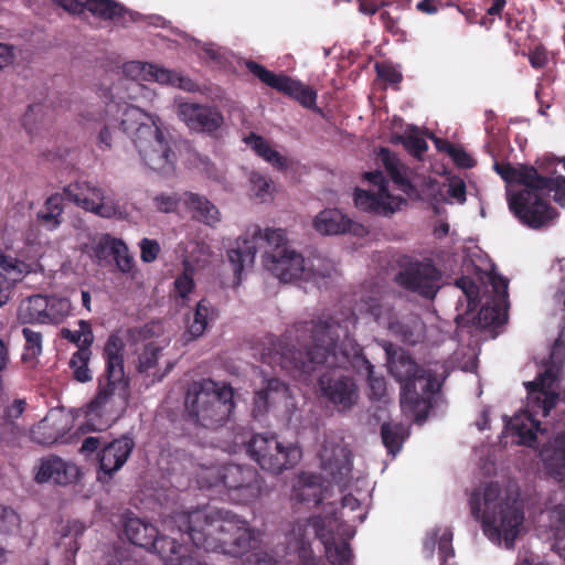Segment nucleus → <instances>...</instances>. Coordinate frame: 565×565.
<instances>
[{"label": "nucleus", "mask_w": 565, "mask_h": 565, "mask_svg": "<svg viewBox=\"0 0 565 565\" xmlns=\"http://www.w3.org/2000/svg\"><path fill=\"white\" fill-rule=\"evenodd\" d=\"M356 317L353 312L335 316L323 315L316 320L297 324V340L305 351L284 348L281 343L269 340V347L260 354L262 366L255 371L262 388H286V383L277 375L274 364L294 377L310 374L318 367H326L319 375V388H355L356 384L345 374L342 366L351 358L363 367L370 388H381L383 377L374 376V366L360 356V347L351 338Z\"/></svg>", "instance_id": "f257e3e1"}, {"label": "nucleus", "mask_w": 565, "mask_h": 565, "mask_svg": "<svg viewBox=\"0 0 565 565\" xmlns=\"http://www.w3.org/2000/svg\"><path fill=\"white\" fill-rule=\"evenodd\" d=\"M163 527L180 534L198 548L242 557L259 542V531L245 519L225 510L199 507L186 511H173L163 519Z\"/></svg>", "instance_id": "f03ea898"}, {"label": "nucleus", "mask_w": 565, "mask_h": 565, "mask_svg": "<svg viewBox=\"0 0 565 565\" xmlns=\"http://www.w3.org/2000/svg\"><path fill=\"white\" fill-rule=\"evenodd\" d=\"M117 128H121L132 139L141 160L151 170L163 174L174 170L175 154L169 135L161 129L158 116L143 111L139 106L122 108L116 103L108 104L106 122L97 135L100 149L113 147Z\"/></svg>", "instance_id": "7ed1b4c3"}, {"label": "nucleus", "mask_w": 565, "mask_h": 565, "mask_svg": "<svg viewBox=\"0 0 565 565\" xmlns=\"http://www.w3.org/2000/svg\"><path fill=\"white\" fill-rule=\"evenodd\" d=\"M495 172L504 180L509 209L526 226L539 230L554 223L557 212L548 204L565 206V177H542L532 167L494 163Z\"/></svg>", "instance_id": "20e7f679"}, {"label": "nucleus", "mask_w": 565, "mask_h": 565, "mask_svg": "<svg viewBox=\"0 0 565 565\" xmlns=\"http://www.w3.org/2000/svg\"><path fill=\"white\" fill-rule=\"evenodd\" d=\"M162 331L160 322H151L141 328L129 329L126 332V338L119 332H114L107 338L103 359L109 388H126L129 385L124 362L127 344L135 348L134 365L136 371L147 377L152 376L151 384L160 381L171 370V363L167 364L163 372L158 369L160 352L169 343L167 339L159 340Z\"/></svg>", "instance_id": "39448f33"}, {"label": "nucleus", "mask_w": 565, "mask_h": 565, "mask_svg": "<svg viewBox=\"0 0 565 565\" xmlns=\"http://www.w3.org/2000/svg\"><path fill=\"white\" fill-rule=\"evenodd\" d=\"M469 504L473 518L482 519L484 534L490 540H503L505 548H514L524 521L523 504L519 499H501L500 484L491 481L482 492L475 490L471 493Z\"/></svg>", "instance_id": "423d86ee"}, {"label": "nucleus", "mask_w": 565, "mask_h": 565, "mask_svg": "<svg viewBox=\"0 0 565 565\" xmlns=\"http://www.w3.org/2000/svg\"><path fill=\"white\" fill-rule=\"evenodd\" d=\"M201 488H221L236 504L255 501L262 490L258 471L249 465L228 462L203 468L198 476Z\"/></svg>", "instance_id": "0eeeda50"}, {"label": "nucleus", "mask_w": 565, "mask_h": 565, "mask_svg": "<svg viewBox=\"0 0 565 565\" xmlns=\"http://www.w3.org/2000/svg\"><path fill=\"white\" fill-rule=\"evenodd\" d=\"M359 311L373 317L377 324L406 343L416 344L425 338V324L420 318L414 313H395L379 291L363 296L359 303Z\"/></svg>", "instance_id": "6e6552de"}, {"label": "nucleus", "mask_w": 565, "mask_h": 565, "mask_svg": "<svg viewBox=\"0 0 565 565\" xmlns=\"http://www.w3.org/2000/svg\"><path fill=\"white\" fill-rule=\"evenodd\" d=\"M267 248L263 255V265L281 281L303 280L310 277L306 259L289 248L285 232L280 228H265Z\"/></svg>", "instance_id": "1a4fd4ad"}, {"label": "nucleus", "mask_w": 565, "mask_h": 565, "mask_svg": "<svg viewBox=\"0 0 565 565\" xmlns=\"http://www.w3.org/2000/svg\"><path fill=\"white\" fill-rule=\"evenodd\" d=\"M157 94L141 83L118 82L104 90V100H87L76 110L79 122L84 126L106 122V107L110 103L119 104L120 107L134 106L129 102L152 104Z\"/></svg>", "instance_id": "9d476101"}, {"label": "nucleus", "mask_w": 565, "mask_h": 565, "mask_svg": "<svg viewBox=\"0 0 565 565\" xmlns=\"http://www.w3.org/2000/svg\"><path fill=\"white\" fill-rule=\"evenodd\" d=\"M188 418L195 425L215 428L226 422L234 411L235 391H185Z\"/></svg>", "instance_id": "9b49d317"}, {"label": "nucleus", "mask_w": 565, "mask_h": 565, "mask_svg": "<svg viewBox=\"0 0 565 565\" xmlns=\"http://www.w3.org/2000/svg\"><path fill=\"white\" fill-rule=\"evenodd\" d=\"M382 348L386 354V362L390 373L403 388L411 384L425 381L422 388H440L447 377V371L443 364L434 363L427 367H419L407 352L388 341H382Z\"/></svg>", "instance_id": "f8f14e48"}, {"label": "nucleus", "mask_w": 565, "mask_h": 565, "mask_svg": "<svg viewBox=\"0 0 565 565\" xmlns=\"http://www.w3.org/2000/svg\"><path fill=\"white\" fill-rule=\"evenodd\" d=\"M65 198L78 207L103 218L128 217L126 205L115 194L90 181H78L64 188Z\"/></svg>", "instance_id": "ddd939ff"}, {"label": "nucleus", "mask_w": 565, "mask_h": 565, "mask_svg": "<svg viewBox=\"0 0 565 565\" xmlns=\"http://www.w3.org/2000/svg\"><path fill=\"white\" fill-rule=\"evenodd\" d=\"M248 456L266 471L278 475L295 467L301 458V449L295 444L284 445L273 434H255L246 444Z\"/></svg>", "instance_id": "4468645a"}, {"label": "nucleus", "mask_w": 565, "mask_h": 565, "mask_svg": "<svg viewBox=\"0 0 565 565\" xmlns=\"http://www.w3.org/2000/svg\"><path fill=\"white\" fill-rule=\"evenodd\" d=\"M127 406L128 391H98L96 397L86 406L85 423L78 429L103 431L124 415Z\"/></svg>", "instance_id": "2eb2a0df"}, {"label": "nucleus", "mask_w": 565, "mask_h": 565, "mask_svg": "<svg viewBox=\"0 0 565 565\" xmlns=\"http://www.w3.org/2000/svg\"><path fill=\"white\" fill-rule=\"evenodd\" d=\"M365 179L372 183L374 189L355 191L354 203L358 209L387 216L406 203L403 196L391 191L388 182L381 171L366 172Z\"/></svg>", "instance_id": "dca6fc26"}, {"label": "nucleus", "mask_w": 565, "mask_h": 565, "mask_svg": "<svg viewBox=\"0 0 565 565\" xmlns=\"http://www.w3.org/2000/svg\"><path fill=\"white\" fill-rule=\"evenodd\" d=\"M294 533L299 540L297 565H326L320 558L315 556L310 540L312 537L318 539L323 546L332 543L334 534L331 527V520L321 515L299 520L294 527Z\"/></svg>", "instance_id": "f3484780"}, {"label": "nucleus", "mask_w": 565, "mask_h": 565, "mask_svg": "<svg viewBox=\"0 0 565 565\" xmlns=\"http://www.w3.org/2000/svg\"><path fill=\"white\" fill-rule=\"evenodd\" d=\"M121 71L126 79L120 82L140 83L142 81H153L162 85L175 86L186 92H194L198 88L191 78L152 63L129 61L122 65Z\"/></svg>", "instance_id": "a211bd4d"}, {"label": "nucleus", "mask_w": 565, "mask_h": 565, "mask_svg": "<svg viewBox=\"0 0 565 565\" xmlns=\"http://www.w3.org/2000/svg\"><path fill=\"white\" fill-rule=\"evenodd\" d=\"M248 71L271 88L282 92L308 108L316 105L317 94L310 87L284 74H275L256 62L246 63Z\"/></svg>", "instance_id": "6ab92c4d"}, {"label": "nucleus", "mask_w": 565, "mask_h": 565, "mask_svg": "<svg viewBox=\"0 0 565 565\" xmlns=\"http://www.w3.org/2000/svg\"><path fill=\"white\" fill-rule=\"evenodd\" d=\"M63 9L72 13H82L85 9L104 20H109L115 24L126 26L128 23L137 21L139 14L126 10L119 3L113 0H53Z\"/></svg>", "instance_id": "aec40b11"}, {"label": "nucleus", "mask_w": 565, "mask_h": 565, "mask_svg": "<svg viewBox=\"0 0 565 565\" xmlns=\"http://www.w3.org/2000/svg\"><path fill=\"white\" fill-rule=\"evenodd\" d=\"M397 282L426 298L435 297L439 288V273L429 262H411L397 275Z\"/></svg>", "instance_id": "412c9836"}, {"label": "nucleus", "mask_w": 565, "mask_h": 565, "mask_svg": "<svg viewBox=\"0 0 565 565\" xmlns=\"http://www.w3.org/2000/svg\"><path fill=\"white\" fill-rule=\"evenodd\" d=\"M259 242H265V230L254 225L228 245L227 259L237 278L254 265Z\"/></svg>", "instance_id": "4be33fe9"}, {"label": "nucleus", "mask_w": 565, "mask_h": 565, "mask_svg": "<svg viewBox=\"0 0 565 565\" xmlns=\"http://www.w3.org/2000/svg\"><path fill=\"white\" fill-rule=\"evenodd\" d=\"M178 118L195 132L213 135L224 124L221 110L211 105L196 103H180L177 108Z\"/></svg>", "instance_id": "5701e85b"}, {"label": "nucleus", "mask_w": 565, "mask_h": 565, "mask_svg": "<svg viewBox=\"0 0 565 565\" xmlns=\"http://www.w3.org/2000/svg\"><path fill=\"white\" fill-rule=\"evenodd\" d=\"M134 447V440L126 436L105 444L97 454V479L102 482L111 479L126 463Z\"/></svg>", "instance_id": "b1692460"}, {"label": "nucleus", "mask_w": 565, "mask_h": 565, "mask_svg": "<svg viewBox=\"0 0 565 565\" xmlns=\"http://www.w3.org/2000/svg\"><path fill=\"white\" fill-rule=\"evenodd\" d=\"M79 476V468L74 462L64 460L56 455H50L39 460L34 480L40 484L53 482L58 486H67L76 482Z\"/></svg>", "instance_id": "393cba45"}, {"label": "nucleus", "mask_w": 565, "mask_h": 565, "mask_svg": "<svg viewBox=\"0 0 565 565\" xmlns=\"http://www.w3.org/2000/svg\"><path fill=\"white\" fill-rule=\"evenodd\" d=\"M489 281L494 292V303L481 307L476 317V324L480 328L497 327L507 319L508 280L495 271H491Z\"/></svg>", "instance_id": "a878e982"}, {"label": "nucleus", "mask_w": 565, "mask_h": 565, "mask_svg": "<svg viewBox=\"0 0 565 565\" xmlns=\"http://www.w3.org/2000/svg\"><path fill=\"white\" fill-rule=\"evenodd\" d=\"M70 430V418L62 409H51L46 416L34 425L30 430L32 441L51 446L56 443H65L66 434Z\"/></svg>", "instance_id": "bb28decb"}, {"label": "nucleus", "mask_w": 565, "mask_h": 565, "mask_svg": "<svg viewBox=\"0 0 565 565\" xmlns=\"http://www.w3.org/2000/svg\"><path fill=\"white\" fill-rule=\"evenodd\" d=\"M313 228L321 235L360 234L363 228L338 209H326L313 218Z\"/></svg>", "instance_id": "cd10ccee"}, {"label": "nucleus", "mask_w": 565, "mask_h": 565, "mask_svg": "<svg viewBox=\"0 0 565 565\" xmlns=\"http://www.w3.org/2000/svg\"><path fill=\"white\" fill-rule=\"evenodd\" d=\"M328 487L323 484L320 475L301 472L294 486L291 497L299 503L308 507H318L326 498Z\"/></svg>", "instance_id": "c85d7f7f"}, {"label": "nucleus", "mask_w": 565, "mask_h": 565, "mask_svg": "<svg viewBox=\"0 0 565 565\" xmlns=\"http://www.w3.org/2000/svg\"><path fill=\"white\" fill-rule=\"evenodd\" d=\"M540 457L546 475L558 482L565 481V433L544 444Z\"/></svg>", "instance_id": "c756f323"}, {"label": "nucleus", "mask_w": 565, "mask_h": 565, "mask_svg": "<svg viewBox=\"0 0 565 565\" xmlns=\"http://www.w3.org/2000/svg\"><path fill=\"white\" fill-rule=\"evenodd\" d=\"M440 391H402L399 403L402 413L414 420V423L422 425L428 416L433 407V395Z\"/></svg>", "instance_id": "7c9ffc66"}, {"label": "nucleus", "mask_w": 565, "mask_h": 565, "mask_svg": "<svg viewBox=\"0 0 565 565\" xmlns=\"http://www.w3.org/2000/svg\"><path fill=\"white\" fill-rule=\"evenodd\" d=\"M563 344L557 340L551 353V362L543 366L533 382L524 383L525 388H553L561 383Z\"/></svg>", "instance_id": "2f4dec72"}, {"label": "nucleus", "mask_w": 565, "mask_h": 565, "mask_svg": "<svg viewBox=\"0 0 565 565\" xmlns=\"http://www.w3.org/2000/svg\"><path fill=\"white\" fill-rule=\"evenodd\" d=\"M147 551L157 553L166 565H181L185 559L196 558L188 554V547L179 543L177 537L168 535L154 536V545Z\"/></svg>", "instance_id": "473e14b6"}, {"label": "nucleus", "mask_w": 565, "mask_h": 565, "mask_svg": "<svg viewBox=\"0 0 565 565\" xmlns=\"http://www.w3.org/2000/svg\"><path fill=\"white\" fill-rule=\"evenodd\" d=\"M512 436H516V444L535 447L537 434L542 431L541 423L536 420L529 412L515 415L507 425Z\"/></svg>", "instance_id": "72a5a7b5"}, {"label": "nucleus", "mask_w": 565, "mask_h": 565, "mask_svg": "<svg viewBox=\"0 0 565 565\" xmlns=\"http://www.w3.org/2000/svg\"><path fill=\"white\" fill-rule=\"evenodd\" d=\"M452 532L450 529H435L424 541V551L428 557H433L436 545L438 546L440 565H454L449 561L454 559L455 551L452 547Z\"/></svg>", "instance_id": "f704fd0d"}, {"label": "nucleus", "mask_w": 565, "mask_h": 565, "mask_svg": "<svg viewBox=\"0 0 565 565\" xmlns=\"http://www.w3.org/2000/svg\"><path fill=\"white\" fill-rule=\"evenodd\" d=\"M377 162L385 168L402 192L412 193L413 186L408 180V171L394 153L386 148H381L377 152Z\"/></svg>", "instance_id": "c9c22d12"}, {"label": "nucleus", "mask_w": 565, "mask_h": 565, "mask_svg": "<svg viewBox=\"0 0 565 565\" xmlns=\"http://www.w3.org/2000/svg\"><path fill=\"white\" fill-rule=\"evenodd\" d=\"M380 434L387 454L395 457L401 452L404 443L411 435V431L409 426L402 422L388 420L382 423Z\"/></svg>", "instance_id": "e433bc0d"}, {"label": "nucleus", "mask_w": 565, "mask_h": 565, "mask_svg": "<svg viewBox=\"0 0 565 565\" xmlns=\"http://www.w3.org/2000/svg\"><path fill=\"white\" fill-rule=\"evenodd\" d=\"M125 533L131 544L147 550L154 545V536L159 534V531L151 523L139 518H130L125 523Z\"/></svg>", "instance_id": "4c0bfd02"}, {"label": "nucleus", "mask_w": 565, "mask_h": 565, "mask_svg": "<svg viewBox=\"0 0 565 565\" xmlns=\"http://www.w3.org/2000/svg\"><path fill=\"white\" fill-rule=\"evenodd\" d=\"M184 204L193 217L204 222L210 226L216 225L221 221L217 207L212 204L205 196L195 193H185L183 198Z\"/></svg>", "instance_id": "58836bf2"}, {"label": "nucleus", "mask_w": 565, "mask_h": 565, "mask_svg": "<svg viewBox=\"0 0 565 565\" xmlns=\"http://www.w3.org/2000/svg\"><path fill=\"white\" fill-rule=\"evenodd\" d=\"M307 268L310 271V277L305 278V281H312L319 288L328 285L329 280L338 276V269L333 260L322 257L320 255L306 259Z\"/></svg>", "instance_id": "ea45409f"}, {"label": "nucleus", "mask_w": 565, "mask_h": 565, "mask_svg": "<svg viewBox=\"0 0 565 565\" xmlns=\"http://www.w3.org/2000/svg\"><path fill=\"white\" fill-rule=\"evenodd\" d=\"M215 319V310L206 299L196 303L193 317L189 319L186 334L189 340L202 337L209 327V323Z\"/></svg>", "instance_id": "a19ab883"}, {"label": "nucleus", "mask_w": 565, "mask_h": 565, "mask_svg": "<svg viewBox=\"0 0 565 565\" xmlns=\"http://www.w3.org/2000/svg\"><path fill=\"white\" fill-rule=\"evenodd\" d=\"M45 296L33 295L23 299L18 307V320L21 323L45 324Z\"/></svg>", "instance_id": "79ce46f5"}, {"label": "nucleus", "mask_w": 565, "mask_h": 565, "mask_svg": "<svg viewBox=\"0 0 565 565\" xmlns=\"http://www.w3.org/2000/svg\"><path fill=\"white\" fill-rule=\"evenodd\" d=\"M64 193L49 196L43 207L38 212V221L50 231L56 230L62 223Z\"/></svg>", "instance_id": "37998d69"}, {"label": "nucleus", "mask_w": 565, "mask_h": 565, "mask_svg": "<svg viewBox=\"0 0 565 565\" xmlns=\"http://www.w3.org/2000/svg\"><path fill=\"white\" fill-rule=\"evenodd\" d=\"M32 271L34 269L31 264L7 254L0 247V277L10 282H18Z\"/></svg>", "instance_id": "c03bdc74"}, {"label": "nucleus", "mask_w": 565, "mask_h": 565, "mask_svg": "<svg viewBox=\"0 0 565 565\" xmlns=\"http://www.w3.org/2000/svg\"><path fill=\"white\" fill-rule=\"evenodd\" d=\"M244 141L249 146L260 158L270 163L273 167L285 170L288 167L287 158L281 156L277 150L260 136L249 134L244 138Z\"/></svg>", "instance_id": "a18cd8bd"}, {"label": "nucleus", "mask_w": 565, "mask_h": 565, "mask_svg": "<svg viewBox=\"0 0 565 565\" xmlns=\"http://www.w3.org/2000/svg\"><path fill=\"white\" fill-rule=\"evenodd\" d=\"M77 324V330L63 328L61 337L75 344L78 348L77 351H90L95 339L92 327L86 320H78Z\"/></svg>", "instance_id": "49530a36"}, {"label": "nucleus", "mask_w": 565, "mask_h": 565, "mask_svg": "<svg viewBox=\"0 0 565 565\" xmlns=\"http://www.w3.org/2000/svg\"><path fill=\"white\" fill-rule=\"evenodd\" d=\"M45 324H58L71 315L72 303L65 297L45 296Z\"/></svg>", "instance_id": "de8ad7c7"}, {"label": "nucleus", "mask_w": 565, "mask_h": 565, "mask_svg": "<svg viewBox=\"0 0 565 565\" xmlns=\"http://www.w3.org/2000/svg\"><path fill=\"white\" fill-rule=\"evenodd\" d=\"M22 334L25 340L22 361L30 364L31 366H34L43 351L42 334L30 328H23Z\"/></svg>", "instance_id": "09e8293b"}, {"label": "nucleus", "mask_w": 565, "mask_h": 565, "mask_svg": "<svg viewBox=\"0 0 565 565\" xmlns=\"http://www.w3.org/2000/svg\"><path fill=\"white\" fill-rule=\"evenodd\" d=\"M183 273L179 275L174 280V295L185 303L189 300L190 294L194 290L193 274L195 266H193L189 258L182 259Z\"/></svg>", "instance_id": "8fccbe9b"}, {"label": "nucleus", "mask_w": 565, "mask_h": 565, "mask_svg": "<svg viewBox=\"0 0 565 565\" xmlns=\"http://www.w3.org/2000/svg\"><path fill=\"white\" fill-rule=\"evenodd\" d=\"M179 252H181L182 259H184V257L189 258L191 264L195 267L205 266L212 256L210 245L203 241H195L191 243L190 250L188 249V246H183L181 243L178 248V253Z\"/></svg>", "instance_id": "3c124183"}, {"label": "nucleus", "mask_w": 565, "mask_h": 565, "mask_svg": "<svg viewBox=\"0 0 565 565\" xmlns=\"http://www.w3.org/2000/svg\"><path fill=\"white\" fill-rule=\"evenodd\" d=\"M527 393L529 398L533 399V411L541 413L543 417L550 415L559 398L557 391H527Z\"/></svg>", "instance_id": "603ef678"}, {"label": "nucleus", "mask_w": 565, "mask_h": 565, "mask_svg": "<svg viewBox=\"0 0 565 565\" xmlns=\"http://www.w3.org/2000/svg\"><path fill=\"white\" fill-rule=\"evenodd\" d=\"M323 470L331 477V480L339 484H345L351 473V466L347 459H327L321 457Z\"/></svg>", "instance_id": "864d4df0"}, {"label": "nucleus", "mask_w": 565, "mask_h": 565, "mask_svg": "<svg viewBox=\"0 0 565 565\" xmlns=\"http://www.w3.org/2000/svg\"><path fill=\"white\" fill-rule=\"evenodd\" d=\"M250 194L258 202L264 203L273 198V181L259 172H252L249 177Z\"/></svg>", "instance_id": "5fc2aeb1"}, {"label": "nucleus", "mask_w": 565, "mask_h": 565, "mask_svg": "<svg viewBox=\"0 0 565 565\" xmlns=\"http://www.w3.org/2000/svg\"><path fill=\"white\" fill-rule=\"evenodd\" d=\"M120 241L121 239L113 237L109 234H102L94 238L92 243V256L99 263L107 260L113 256L117 248V243H120Z\"/></svg>", "instance_id": "6e6d98bb"}, {"label": "nucleus", "mask_w": 565, "mask_h": 565, "mask_svg": "<svg viewBox=\"0 0 565 565\" xmlns=\"http://www.w3.org/2000/svg\"><path fill=\"white\" fill-rule=\"evenodd\" d=\"M326 556L331 565H347L353 557L348 542L337 544L334 540L324 546Z\"/></svg>", "instance_id": "4d7b16f0"}, {"label": "nucleus", "mask_w": 565, "mask_h": 565, "mask_svg": "<svg viewBox=\"0 0 565 565\" xmlns=\"http://www.w3.org/2000/svg\"><path fill=\"white\" fill-rule=\"evenodd\" d=\"M90 355L92 351H76L70 360V366L73 371V375L81 383H86L92 379L90 371L88 369Z\"/></svg>", "instance_id": "13d9d810"}, {"label": "nucleus", "mask_w": 565, "mask_h": 565, "mask_svg": "<svg viewBox=\"0 0 565 565\" xmlns=\"http://www.w3.org/2000/svg\"><path fill=\"white\" fill-rule=\"evenodd\" d=\"M321 396L332 404L339 411L349 409L358 399V391H320Z\"/></svg>", "instance_id": "bf43d9fd"}, {"label": "nucleus", "mask_w": 565, "mask_h": 565, "mask_svg": "<svg viewBox=\"0 0 565 565\" xmlns=\"http://www.w3.org/2000/svg\"><path fill=\"white\" fill-rule=\"evenodd\" d=\"M404 147L414 156L419 157L424 153L428 146L426 140L420 136L418 129L409 128L402 138Z\"/></svg>", "instance_id": "052dcab7"}, {"label": "nucleus", "mask_w": 565, "mask_h": 565, "mask_svg": "<svg viewBox=\"0 0 565 565\" xmlns=\"http://www.w3.org/2000/svg\"><path fill=\"white\" fill-rule=\"evenodd\" d=\"M113 257L116 262L117 268L124 274L132 273L135 268L134 257L129 254L127 245L120 241L117 243Z\"/></svg>", "instance_id": "680f3d73"}, {"label": "nucleus", "mask_w": 565, "mask_h": 565, "mask_svg": "<svg viewBox=\"0 0 565 565\" xmlns=\"http://www.w3.org/2000/svg\"><path fill=\"white\" fill-rule=\"evenodd\" d=\"M269 392L254 391L252 415L255 419H260L269 409Z\"/></svg>", "instance_id": "e2e57ef3"}, {"label": "nucleus", "mask_w": 565, "mask_h": 565, "mask_svg": "<svg viewBox=\"0 0 565 565\" xmlns=\"http://www.w3.org/2000/svg\"><path fill=\"white\" fill-rule=\"evenodd\" d=\"M154 207L159 212L172 213L177 210L180 199L177 194H158L152 199Z\"/></svg>", "instance_id": "0e129e2a"}, {"label": "nucleus", "mask_w": 565, "mask_h": 565, "mask_svg": "<svg viewBox=\"0 0 565 565\" xmlns=\"http://www.w3.org/2000/svg\"><path fill=\"white\" fill-rule=\"evenodd\" d=\"M19 515L10 508L0 504V532L8 533L19 525Z\"/></svg>", "instance_id": "69168bd1"}, {"label": "nucleus", "mask_w": 565, "mask_h": 565, "mask_svg": "<svg viewBox=\"0 0 565 565\" xmlns=\"http://www.w3.org/2000/svg\"><path fill=\"white\" fill-rule=\"evenodd\" d=\"M457 286L463 291L468 301L469 310L475 309L478 300L477 285L470 278L462 277L457 280Z\"/></svg>", "instance_id": "338daca9"}, {"label": "nucleus", "mask_w": 565, "mask_h": 565, "mask_svg": "<svg viewBox=\"0 0 565 565\" xmlns=\"http://www.w3.org/2000/svg\"><path fill=\"white\" fill-rule=\"evenodd\" d=\"M140 250L141 259L145 263H151L157 258L160 252V246L159 243L154 239L143 238L140 242Z\"/></svg>", "instance_id": "774afa93"}]
</instances>
